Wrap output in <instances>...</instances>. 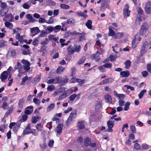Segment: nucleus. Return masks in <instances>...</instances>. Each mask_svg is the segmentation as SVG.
I'll return each instance as SVG.
<instances>
[{
    "label": "nucleus",
    "mask_w": 151,
    "mask_h": 151,
    "mask_svg": "<svg viewBox=\"0 0 151 151\" xmlns=\"http://www.w3.org/2000/svg\"><path fill=\"white\" fill-rule=\"evenodd\" d=\"M77 111L75 110H73L70 113L65 123L67 126H68L71 122L74 121L76 117Z\"/></svg>",
    "instance_id": "nucleus-1"
},
{
    "label": "nucleus",
    "mask_w": 151,
    "mask_h": 151,
    "mask_svg": "<svg viewBox=\"0 0 151 151\" xmlns=\"http://www.w3.org/2000/svg\"><path fill=\"white\" fill-rule=\"evenodd\" d=\"M149 47L148 44L147 42H145L141 47V49L140 51V56L141 57L142 56L145 54V52L147 50V49Z\"/></svg>",
    "instance_id": "nucleus-2"
},
{
    "label": "nucleus",
    "mask_w": 151,
    "mask_h": 151,
    "mask_svg": "<svg viewBox=\"0 0 151 151\" xmlns=\"http://www.w3.org/2000/svg\"><path fill=\"white\" fill-rule=\"evenodd\" d=\"M129 6L127 4H125L123 10L124 17L127 18L129 16L130 11L129 9Z\"/></svg>",
    "instance_id": "nucleus-3"
},
{
    "label": "nucleus",
    "mask_w": 151,
    "mask_h": 151,
    "mask_svg": "<svg viewBox=\"0 0 151 151\" xmlns=\"http://www.w3.org/2000/svg\"><path fill=\"white\" fill-rule=\"evenodd\" d=\"M148 29V25L147 23H144L141 26V30L140 32V34L141 35H143L146 32Z\"/></svg>",
    "instance_id": "nucleus-4"
},
{
    "label": "nucleus",
    "mask_w": 151,
    "mask_h": 151,
    "mask_svg": "<svg viewBox=\"0 0 151 151\" xmlns=\"http://www.w3.org/2000/svg\"><path fill=\"white\" fill-rule=\"evenodd\" d=\"M22 62L24 65V68L25 70L27 71L29 70L30 69V63L24 59L22 60Z\"/></svg>",
    "instance_id": "nucleus-5"
},
{
    "label": "nucleus",
    "mask_w": 151,
    "mask_h": 151,
    "mask_svg": "<svg viewBox=\"0 0 151 151\" xmlns=\"http://www.w3.org/2000/svg\"><path fill=\"white\" fill-rule=\"evenodd\" d=\"M31 32L32 34V36H34L39 32L40 30L39 28L37 27H35L30 29Z\"/></svg>",
    "instance_id": "nucleus-6"
},
{
    "label": "nucleus",
    "mask_w": 151,
    "mask_h": 151,
    "mask_svg": "<svg viewBox=\"0 0 151 151\" xmlns=\"http://www.w3.org/2000/svg\"><path fill=\"white\" fill-rule=\"evenodd\" d=\"M60 81L59 78L56 77L53 79H50L47 81V84H56L58 83Z\"/></svg>",
    "instance_id": "nucleus-7"
},
{
    "label": "nucleus",
    "mask_w": 151,
    "mask_h": 151,
    "mask_svg": "<svg viewBox=\"0 0 151 151\" xmlns=\"http://www.w3.org/2000/svg\"><path fill=\"white\" fill-rule=\"evenodd\" d=\"M108 127V131L112 132V128L114 126V121H109L107 123Z\"/></svg>",
    "instance_id": "nucleus-8"
},
{
    "label": "nucleus",
    "mask_w": 151,
    "mask_h": 151,
    "mask_svg": "<svg viewBox=\"0 0 151 151\" xmlns=\"http://www.w3.org/2000/svg\"><path fill=\"white\" fill-rule=\"evenodd\" d=\"M8 76V74L6 71H4L2 72L0 78L1 81L4 82V80L6 79Z\"/></svg>",
    "instance_id": "nucleus-9"
},
{
    "label": "nucleus",
    "mask_w": 151,
    "mask_h": 151,
    "mask_svg": "<svg viewBox=\"0 0 151 151\" xmlns=\"http://www.w3.org/2000/svg\"><path fill=\"white\" fill-rule=\"evenodd\" d=\"M16 53V51L15 50H10L9 51L7 56L8 58L14 57Z\"/></svg>",
    "instance_id": "nucleus-10"
},
{
    "label": "nucleus",
    "mask_w": 151,
    "mask_h": 151,
    "mask_svg": "<svg viewBox=\"0 0 151 151\" xmlns=\"http://www.w3.org/2000/svg\"><path fill=\"white\" fill-rule=\"evenodd\" d=\"M33 108L32 106H30L27 107L25 111V114L28 115L31 114L33 111Z\"/></svg>",
    "instance_id": "nucleus-11"
},
{
    "label": "nucleus",
    "mask_w": 151,
    "mask_h": 151,
    "mask_svg": "<svg viewBox=\"0 0 151 151\" xmlns=\"http://www.w3.org/2000/svg\"><path fill=\"white\" fill-rule=\"evenodd\" d=\"M151 5V2H149L145 6V11L147 14H149L151 13V9L150 6Z\"/></svg>",
    "instance_id": "nucleus-12"
},
{
    "label": "nucleus",
    "mask_w": 151,
    "mask_h": 151,
    "mask_svg": "<svg viewBox=\"0 0 151 151\" xmlns=\"http://www.w3.org/2000/svg\"><path fill=\"white\" fill-rule=\"evenodd\" d=\"M25 17L27 19L29 20V22L33 23L36 21V20L29 14H27Z\"/></svg>",
    "instance_id": "nucleus-13"
},
{
    "label": "nucleus",
    "mask_w": 151,
    "mask_h": 151,
    "mask_svg": "<svg viewBox=\"0 0 151 151\" xmlns=\"http://www.w3.org/2000/svg\"><path fill=\"white\" fill-rule=\"evenodd\" d=\"M137 35H136L135 36V38H134L132 42V48H135L138 44V42L137 40Z\"/></svg>",
    "instance_id": "nucleus-14"
},
{
    "label": "nucleus",
    "mask_w": 151,
    "mask_h": 151,
    "mask_svg": "<svg viewBox=\"0 0 151 151\" xmlns=\"http://www.w3.org/2000/svg\"><path fill=\"white\" fill-rule=\"evenodd\" d=\"M77 126L80 129H83L85 128V125L83 121H80L78 122Z\"/></svg>",
    "instance_id": "nucleus-15"
},
{
    "label": "nucleus",
    "mask_w": 151,
    "mask_h": 151,
    "mask_svg": "<svg viewBox=\"0 0 151 151\" xmlns=\"http://www.w3.org/2000/svg\"><path fill=\"white\" fill-rule=\"evenodd\" d=\"M120 74L122 77H127L129 75L128 71H121L120 72Z\"/></svg>",
    "instance_id": "nucleus-16"
},
{
    "label": "nucleus",
    "mask_w": 151,
    "mask_h": 151,
    "mask_svg": "<svg viewBox=\"0 0 151 151\" xmlns=\"http://www.w3.org/2000/svg\"><path fill=\"white\" fill-rule=\"evenodd\" d=\"M63 127V124H58V126L56 128V132L58 133H60L62 131Z\"/></svg>",
    "instance_id": "nucleus-17"
},
{
    "label": "nucleus",
    "mask_w": 151,
    "mask_h": 151,
    "mask_svg": "<svg viewBox=\"0 0 151 151\" xmlns=\"http://www.w3.org/2000/svg\"><path fill=\"white\" fill-rule=\"evenodd\" d=\"M24 35L20 36L19 33H17L16 36V39L18 40L19 42H22L23 41V37Z\"/></svg>",
    "instance_id": "nucleus-18"
},
{
    "label": "nucleus",
    "mask_w": 151,
    "mask_h": 151,
    "mask_svg": "<svg viewBox=\"0 0 151 151\" xmlns=\"http://www.w3.org/2000/svg\"><path fill=\"white\" fill-rule=\"evenodd\" d=\"M30 125L28 124L27 126L25 128V129L24 131V134H28L31 132H30Z\"/></svg>",
    "instance_id": "nucleus-19"
},
{
    "label": "nucleus",
    "mask_w": 151,
    "mask_h": 151,
    "mask_svg": "<svg viewBox=\"0 0 151 151\" xmlns=\"http://www.w3.org/2000/svg\"><path fill=\"white\" fill-rule=\"evenodd\" d=\"M31 6V4L29 1L24 3L22 5L23 8L25 9H28Z\"/></svg>",
    "instance_id": "nucleus-20"
},
{
    "label": "nucleus",
    "mask_w": 151,
    "mask_h": 151,
    "mask_svg": "<svg viewBox=\"0 0 151 151\" xmlns=\"http://www.w3.org/2000/svg\"><path fill=\"white\" fill-rule=\"evenodd\" d=\"M8 9H1V15L3 16L5 15L8 12Z\"/></svg>",
    "instance_id": "nucleus-21"
},
{
    "label": "nucleus",
    "mask_w": 151,
    "mask_h": 151,
    "mask_svg": "<svg viewBox=\"0 0 151 151\" xmlns=\"http://www.w3.org/2000/svg\"><path fill=\"white\" fill-rule=\"evenodd\" d=\"M99 51H97L96 53L93 54L91 56V59L93 60H96L99 57Z\"/></svg>",
    "instance_id": "nucleus-22"
},
{
    "label": "nucleus",
    "mask_w": 151,
    "mask_h": 151,
    "mask_svg": "<svg viewBox=\"0 0 151 151\" xmlns=\"http://www.w3.org/2000/svg\"><path fill=\"white\" fill-rule=\"evenodd\" d=\"M13 110V107L12 106H11L9 107L8 109V110L6 111L5 114L4 116L5 117H7L9 115H10L12 113V112Z\"/></svg>",
    "instance_id": "nucleus-23"
},
{
    "label": "nucleus",
    "mask_w": 151,
    "mask_h": 151,
    "mask_svg": "<svg viewBox=\"0 0 151 151\" xmlns=\"http://www.w3.org/2000/svg\"><path fill=\"white\" fill-rule=\"evenodd\" d=\"M90 142L91 141L89 138H86L84 139V145L86 146L87 147L89 146Z\"/></svg>",
    "instance_id": "nucleus-24"
},
{
    "label": "nucleus",
    "mask_w": 151,
    "mask_h": 151,
    "mask_svg": "<svg viewBox=\"0 0 151 151\" xmlns=\"http://www.w3.org/2000/svg\"><path fill=\"white\" fill-rule=\"evenodd\" d=\"M124 34L122 32L117 33L114 36V38L117 39H120L123 36Z\"/></svg>",
    "instance_id": "nucleus-25"
},
{
    "label": "nucleus",
    "mask_w": 151,
    "mask_h": 151,
    "mask_svg": "<svg viewBox=\"0 0 151 151\" xmlns=\"http://www.w3.org/2000/svg\"><path fill=\"white\" fill-rule=\"evenodd\" d=\"M113 28V27H111V28L110 27L109 28V35L110 36H113L115 35V33L114 31L111 29Z\"/></svg>",
    "instance_id": "nucleus-26"
},
{
    "label": "nucleus",
    "mask_w": 151,
    "mask_h": 151,
    "mask_svg": "<svg viewBox=\"0 0 151 151\" xmlns=\"http://www.w3.org/2000/svg\"><path fill=\"white\" fill-rule=\"evenodd\" d=\"M104 98L109 102L111 103L112 102V98L109 95L106 94L104 96Z\"/></svg>",
    "instance_id": "nucleus-27"
},
{
    "label": "nucleus",
    "mask_w": 151,
    "mask_h": 151,
    "mask_svg": "<svg viewBox=\"0 0 151 151\" xmlns=\"http://www.w3.org/2000/svg\"><path fill=\"white\" fill-rule=\"evenodd\" d=\"M25 100L23 98L21 99L19 101L18 104L20 108H22L23 107V104Z\"/></svg>",
    "instance_id": "nucleus-28"
},
{
    "label": "nucleus",
    "mask_w": 151,
    "mask_h": 151,
    "mask_svg": "<svg viewBox=\"0 0 151 151\" xmlns=\"http://www.w3.org/2000/svg\"><path fill=\"white\" fill-rule=\"evenodd\" d=\"M91 24H92L91 21L90 20H88L87 22L86 23V25L88 29H91L92 28Z\"/></svg>",
    "instance_id": "nucleus-29"
},
{
    "label": "nucleus",
    "mask_w": 151,
    "mask_h": 151,
    "mask_svg": "<svg viewBox=\"0 0 151 151\" xmlns=\"http://www.w3.org/2000/svg\"><path fill=\"white\" fill-rule=\"evenodd\" d=\"M5 26L10 29H12L13 27V25L12 23L8 22H6L4 23Z\"/></svg>",
    "instance_id": "nucleus-30"
},
{
    "label": "nucleus",
    "mask_w": 151,
    "mask_h": 151,
    "mask_svg": "<svg viewBox=\"0 0 151 151\" xmlns=\"http://www.w3.org/2000/svg\"><path fill=\"white\" fill-rule=\"evenodd\" d=\"M48 38L50 40H53L55 41H57L58 39V38L55 37V35H52L51 34L50 35L48 36Z\"/></svg>",
    "instance_id": "nucleus-31"
},
{
    "label": "nucleus",
    "mask_w": 151,
    "mask_h": 151,
    "mask_svg": "<svg viewBox=\"0 0 151 151\" xmlns=\"http://www.w3.org/2000/svg\"><path fill=\"white\" fill-rule=\"evenodd\" d=\"M71 47V46H69L67 48V50L70 54H72L74 52V50L72 49Z\"/></svg>",
    "instance_id": "nucleus-32"
},
{
    "label": "nucleus",
    "mask_w": 151,
    "mask_h": 151,
    "mask_svg": "<svg viewBox=\"0 0 151 151\" xmlns=\"http://www.w3.org/2000/svg\"><path fill=\"white\" fill-rule=\"evenodd\" d=\"M67 24H74L75 23V20L73 18H71L67 20L66 22Z\"/></svg>",
    "instance_id": "nucleus-33"
},
{
    "label": "nucleus",
    "mask_w": 151,
    "mask_h": 151,
    "mask_svg": "<svg viewBox=\"0 0 151 151\" xmlns=\"http://www.w3.org/2000/svg\"><path fill=\"white\" fill-rule=\"evenodd\" d=\"M65 68L62 66H60L56 70V72L58 73H60L61 72L63 71Z\"/></svg>",
    "instance_id": "nucleus-34"
},
{
    "label": "nucleus",
    "mask_w": 151,
    "mask_h": 151,
    "mask_svg": "<svg viewBox=\"0 0 151 151\" xmlns=\"http://www.w3.org/2000/svg\"><path fill=\"white\" fill-rule=\"evenodd\" d=\"M5 17L6 18H10V19L9 20V21L11 22H13V20L14 19L13 18L14 17L12 15V14L11 13L8 14L6 15L5 16Z\"/></svg>",
    "instance_id": "nucleus-35"
},
{
    "label": "nucleus",
    "mask_w": 151,
    "mask_h": 151,
    "mask_svg": "<svg viewBox=\"0 0 151 151\" xmlns=\"http://www.w3.org/2000/svg\"><path fill=\"white\" fill-rule=\"evenodd\" d=\"M55 104L52 103L50 105L47 107V111H49L52 109L54 107Z\"/></svg>",
    "instance_id": "nucleus-36"
},
{
    "label": "nucleus",
    "mask_w": 151,
    "mask_h": 151,
    "mask_svg": "<svg viewBox=\"0 0 151 151\" xmlns=\"http://www.w3.org/2000/svg\"><path fill=\"white\" fill-rule=\"evenodd\" d=\"M68 79L66 76H64L63 77V79L61 81L60 83L62 85L65 83H66L67 82Z\"/></svg>",
    "instance_id": "nucleus-37"
},
{
    "label": "nucleus",
    "mask_w": 151,
    "mask_h": 151,
    "mask_svg": "<svg viewBox=\"0 0 151 151\" xmlns=\"http://www.w3.org/2000/svg\"><path fill=\"white\" fill-rule=\"evenodd\" d=\"M146 92V90H142L140 91L139 94L138 95V97L140 99H142V98L143 96V95Z\"/></svg>",
    "instance_id": "nucleus-38"
},
{
    "label": "nucleus",
    "mask_w": 151,
    "mask_h": 151,
    "mask_svg": "<svg viewBox=\"0 0 151 151\" xmlns=\"http://www.w3.org/2000/svg\"><path fill=\"white\" fill-rule=\"evenodd\" d=\"M124 64L126 68L128 69L131 65V62L129 60H127L125 63Z\"/></svg>",
    "instance_id": "nucleus-39"
},
{
    "label": "nucleus",
    "mask_w": 151,
    "mask_h": 151,
    "mask_svg": "<svg viewBox=\"0 0 151 151\" xmlns=\"http://www.w3.org/2000/svg\"><path fill=\"white\" fill-rule=\"evenodd\" d=\"M39 37H38L35 38L33 40L32 42V45L35 46H36L38 43Z\"/></svg>",
    "instance_id": "nucleus-40"
},
{
    "label": "nucleus",
    "mask_w": 151,
    "mask_h": 151,
    "mask_svg": "<svg viewBox=\"0 0 151 151\" xmlns=\"http://www.w3.org/2000/svg\"><path fill=\"white\" fill-rule=\"evenodd\" d=\"M113 79L111 78H106L103 80V83L104 84L109 83L112 81Z\"/></svg>",
    "instance_id": "nucleus-41"
},
{
    "label": "nucleus",
    "mask_w": 151,
    "mask_h": 151,
    "mask_svg": "<svg viewBox=\"0 0 151 151\" xmlns=\"http://www.w3.org/2000/svg\"><path fill=\"white\" fill-rule=\"evenodd\" d=\"M130 103L129 102H127L125 104V106L124 108V110L125 111H127L129 109V106Z\"/></svg>",
    "instance_id": "nucleus-42"
},
{
    "label": "nucleus",
    "mask_w": 151,
    "mask_h": 151,
    "mask_svg": "<svg viewBox=\"0 0 151 151\" xmlns=\"http://www.w3.org/2000/svg\"><path fill=\"white\" fill-rule=\"evenodd\" d=\"M38 22L40 23H46V20L45 19L42 17H40L38 20Z\"/></svg>",
    "instance_id": "nucleus-43"
},
{
    "label": "nucleus",
    "mask_w": 151,
    "mask_h": 151,
    "mask_svg": "<svg viewBox=\"0 0 151 151\" xmlns=\"http://www.w3.org/2000/svg\"><path fill=\"white\" fill-rule=\"evenodd\" d=\"M61 26L60 25H58L54 27V31L55 32H57L60 31L61 29Z\"/></svg>",
    "instance_id": "nucleus-44"
},
{
    "label": "nucleus",
    "mask_w": 151,
    "mask_h": 151,
    "mask_svg": "<svg viewBox=\"0 0 151 151\" xmlns=\"http://www.w3.org/2000/svg\"><path fill=\"white\" fill-rule=\"evenodd\" d=\"M76 80L77 82H78L79 84L81 85L84 83L85 81L84 79H81L78 78H74Z\"/></svg>",
    "instance_id": "nucleus-45"
},
{
    "label": "nucleus",
    "mask_w": 151,
    "mask_h": 151,
    "mask_svg": "<svg viewBox=\"0 0 151 151\" xmlns=\"http://www.w3.org/2000/svg\"><path fill=\"white\" fill-rule=\"evenodd\" d=\"M60 7L62 9H66L69 8V6L65 4H61L60 5Z\"/></svg>",
    "instance_id": "nucleus-46"
},
{
    "label": "nucleus",
    "mask_w": 151,
    "mask_h": 151,
    "mask_svg": "<svg viewBox=\"0 0 151 151\" xmlns=\"http://www.w3.org/2000/svg\"><path fill=\"white\" fill-rule=\"evenodd\" d=\"M39 117L38 116H34L32 117V122L33 123H36L38 120Z\"/></svg>",
    "instance_id": "nucleus-47"
},
{
    "label": "nucleus",
    "mask_w": 151,
    "mask_h": 151,
    "mask_svg": "<svg viewBox=\"0 0 151 151\" xmlns=\"http://www.w3.org/2000/svg\"><path fill=\"white\" fill-rule=\"evenodd\" d=\"M85 60L86 59L85 57H82L81 59L79 60L78 62V64L79 65H80L83 63L85 62Z\"/></svg>",
    "instance_id": "nucleus-48"
},
{
    "label": "nucleus",
    "mask_w": 151,
    "mask_h": 151,
    "mask_svg": "<svg viewBox=\"0 0 151 151\" xmlns=\"http://www.w3.org/2000/svg\"><path fill=\"white\" fill-rule=\"evenodd\" d=\"M28 77L26 76H24V77H23L22 78V81L20 83V85H24V83L25 82L28 80Z\"/></svg>",
    "instance_id": "nucleus-49"
},
{
    "label": "nucleus",
    "mask_w": 151,
    "mask_h": 151,
    "mask_svg": "<svg viewBox=\"0 0 151 151\" xmlns=\"http://www.w3.org/2000/svg\"><path fill=\"white\" fill-rule=\"evenodd\" d=\"M7 42L3 40L0 41V47H3L6 45Z\"/></svg>",
    "instance_id": "nucleus-50"
},
{
    "label": "nucleus",
    "mask_w": 151,
    "mask_h": 151,
    "mask_svg": "<svg viewBox=\"0 0 151 151\" xmlns=\"http://www.w3.org/2000/svg\"><path fill=\"white\" fill-rule=\"evenodd\" d=\"M41 79V76L39 75H37L34 78V81L37 83H39Z\"/></svg>",
    "instance_id": "nucleus-51"
},
{
    "label": "nucleus",
    "mask_w": 151,
    "mask_h": 151,
    "mask_svg": "<svg viewBox=\"0 0 151 151\" xmlns=\"http://www.w3.org/2000/svg\"><path fill=\"white\" fill-rule=\"evenodd\" d=\"M130 129L132 133H135L136 132V128L135 126L131 125L130 127Z\"/></svg>",
    "instance_id": "nucleus-52"
},
{
    "label": "nucleus",
    "mask_w": 151,
    "mask_h": 151,
    "mask_svg": "<svg viewBox=\"0 0 151 151\" xmlns=\"http://www.w3.org/2000/svg\"><path fill=\"white\" fill-rule=\"evenodd\" d=\"M46 29L50 33L54 31V27L51 26H50L47 27Z\"/></svg>",
    "instance_id": "nucleus-53"
},
{
    "label": "nucleus",
    "mask_w": 151,
    "mask_h": 151,
    "mask_svg": "<svg viewBox=\"0 0 151 151\" xmlns=\"http://www.w3.org/2000/svg\"><path fill=\"white\" fill-rule=\"evenodd\" d=\"M0 2H1V9H7V4L5 2H2L1 1H0Z\"/></svg>",
    "instance_id": "nucleus-54"
},
{
    "label": "nucleus",
    "mask_w": 151,
    "mask_h": 151,
    "mask_svg": "<svg viewBox=\"0 0 151 151\" xmlns=\"http://www.w3.org/2000/svg\"><path fill=\"white\" fill-rule=\"evenodd\" d=\"M55 89V87L53 85L50 86L47 88V90L50 91H52L54 90Z\"/></svg>",
    "instance_id": "nucleus-55"
},
{
    "label": "nucleus",
    "mask_w": 151,
    "mask_h": 151,
    "mask_svg": "<svg viewBox=\"0 0 151 151\" xmlns=\"http://www.w3.org/2000/svg\"><path fill=\"white\" fill-rule=\"evenodd\" d=\"M47 34V33L46 32H44L43 31H42L40 32V33L39 35V36L41 37H44Z\"/></svg>",
    "instance_id": "nucleus-56"
},
{
    "label": "nucleus",
    "mask_w": 151,
    "mask_h": 151,
    "mask_svg": "<svg viewBox=\"0 0 151 151\" xmlns=\"http://www.w3.org/2000/svg\"><path fill=\"white\" fill-rule=\"evenodd\" d=\"M54 22V21L52 17H50L47 22L46 23L48 24H52Z\"/></svg>",
    "instance_id": "nucleus-57"
},
{
    "label": "nucleus",
    "mask_w": 151,
    "mask_h": 151,
    "mask_svg": "<svg viewBox=\"0 0 151 151\" xmlns=\"http://www.w3.org/2000/svg\"><path fill=\"white\" fill-rule=\"evenodd\" d=\"M124 87H127V90L129 89H130L131 91H134V87L131 86H128L127 85H125L124 86Z\"/></svg>",
    "instance_id": "nucleus-58"
},
{
    "label": "nucleus",
    "mask_w": 151,
    "mask_h": 151,
    "mask_svg": "<svg viewBox=\"0 0 151 151\" xmlns=\"http://www.w3.org/2000/svg\"><path fill=\"white\" fill-rule=\"evenodd\" d=\"M66 96V95L65 93H63L61 95H60L59 97L58 98V100H60L62 99H63L65 98Z\"/></svg>",
    "instance_id": "nucleus-59"
},
{
    "label": "nucleus",
    "mask_w": 151,
    "mask_h": 151,
    "mask_svg": "<svg viewBox=\"0 0 151 151\" xmlns=\"http://www.w3.org/2000/svg\"><path fill=\"white\" fill-rule=\"evenodd\" d=\"M117 96L118 97L120 100L121 99H123L125 97L124 95L122 94H117Z\"/></svg>",
    "instance_id": "nucleus-60"
},
{
    "label": "nucleus",
    "mask_w": 151,
    "mask_h": 151,
    "mask_svg": "<svg viewBox=\"0 0 151 151\" xmlns=\"http://www.w3.org/2000/svg\"><path fill=\"white\" fill-rule=\"evenodd\" d=\"M33 101L36 104H39L40 103V101L38 99L36 98L33 99Z\"/></svg>",
    "instance_id": "nucleus-61"
},
{
    "label": "nucleus",
    "mask_w": 151,
    "mask_h": 151,
    "mask_svg": "<svg viewBox=\"0 0 151 151\" xmlns=\"http://www.w3.org/2000/svg\"><path fill=\"white\" fill-rule=\"evenodd\" d=\"M76 97V95L73 94L71 95L69 97L70 99V101H72L74 100Z\"/></svg>",
    "instance_id": "nucleus-62"
},
{
    "label": "nucleus",
    "mask_w": 151,
    "mask_h": 151,
    "mask_svg": "<svg viewBox=\"0 0 151 151\" xmlns=\"http://www.w3.org/2000/svg\"><path fill=\"white\" fill-rule=\"evenodd\" d=\"M47 3L49 5H54L55 4V3L51 0H48L47 1Z\"/></svg>",
    "instance_id": "nucleus-63"
},
{
    "label": "nucleus",
    "mask_w": 151,
    "mask_h": 151,
    "mask_svg": "<svg viewBox=\"0 0 151 151\" xmlns=\"http://www.w3.org/2000/svg\"><path fill=\"white\" fill-rule=\"evenodd\" d=\"M147 71L151 73V64H148L147 65Z\"/></svg>",
    "instance_id": "nucleus-64"
}]
</instances>
